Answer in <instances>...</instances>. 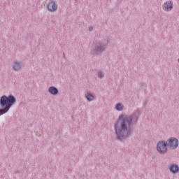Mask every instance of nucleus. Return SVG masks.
<instances>
[{
  "instance_id": "nucleus-14",
  "label": "nucleus",
  "mask_w": 179,
  "mask_h": 179,
  "mask_svg": "<svg viewBox=\"0 0 179 179\" xmlns=\"http://www.w3.org/2000/svg\"><path fill=\"white\" fill-rule=\"evenodd\" d=\"M93 30V27H90V31H92Z\"/></svg>"
},
{
  "instance_id": "nucleus-9",
  "label": "nucleus",
  "mask_w": 179,
  "mask_h": 179,
  "mask_svg": "<svg viewBox=\"0 0 179 179\" xmlns=\"http://www.w3.org/2000/svg\"><path fill=\"white\" fill-rule=\"evenodd\" d=\"M115 108L117 110V111H121L124 108V105L122 103H117L115 106Z\"/></svg>"
},
{
  "instance_id": "nucleus-5",
  "label": "nucleus",
  "mask_w": 179,
  "mask_h": 179,
  "mask_svg": "<svg viewBox=\"0 0 179 179\" xmlns=\"http://www.w3.org/2000/svg\"><path fill=\"white\" fill-rule=\"evenodd\" d=\"M58 6H57V4H55V3L54 2H50L48 3V10H50V12H55V10H57Z\"/></svg>"
},
{
  "instance_id": "nucleus-3",
  "label": "nucleus",
  "mask_w": 179,
  "mask_h": 179,
  "mask_svg": "<svg viewBox=\"0 0 179 179\" xmlns=\"http://www.w3.org/2000/svg\"><path fill=\"white\" fill-rule=\"evenodd\" d=\"M157 150L161 154L166 153L167 152V144L164 141H159L157 145Z\"/></svg>"
},
{
  "instance_id": "nucleus-13",
  "label": "nucleus",
  "mask_w": 179,
  "mask_h": 179,
  "mask_svg": "<svg viewBox=\"0 0 179 179\" xmlns=\"http://www.w3.org/2000/svg\"><path fill=\"white\" fill-rule=\"evenodd\" d=\"M96 50L97 51H103V49H101V48H97Z\"/></svg>"
},
{
  "instance_id": "nucleus-12",
  "label": "nucleus",
  "mask_w": 179,
  "mask_h": 179,
  "mask_svg": "<svg viewBox=\"0 0 179 179\" xmlns=\"http://www.w3.org/2000/svg\"><path fill=\"white\" fill-rule=\"evenodd\" d=\"M98 76H99V78H102V77H103V73L99 72V73H98Z\"/></svg>"
},
{
  "instance_id": "nucleus-8",
  "label": "nucleus",
  "mask_w": 179,
  "mask_h": 179,
  "mask_svg": "<svg viewBox=\"0 0 179 179\" xmlns=\"http://www.w3.org/2000/svg\"><path fill=\"white\" fill-rule=\"evenodd\" d=\"M49 93L50 94H58V90L55 87H50L49 88Z\"/></svg>"
},
{
  "instance_id": "nucleus-2",
  "label": "nucleus",
  "mask_w": 179,
  "mask_h": 179,
  "mask_svg": "<svg viewBox=\"0 0 179 179\" xmlns=\"http://www.w3.org/2000/svg\"><path fill=\"white\" fill-rule=\"evenodd\" d=\"M15 101H16V99H15L13 96H10L9 98H8L6 96H3L1 98L0 103L1 107L6 106V108L0 110V115L5 114V113H8L9 108H10V106H12Z\"/></svg>"
},
{
  "instance_id": "nucleus-4",
  "label": "nucleus",
  "mask_w": 179,
  "mask_h": 179,
  "mask_svg": "<svg viewBox=\"0 0 179 179\" xmlns=\"http://www.w3.org/2000/svg\"><path fill=\"white\" fill-rule=\"evenodd\" d=\"M168 146L170 149H176L178 146V140L175 138H171L168 141Z\"/></svg>"
},
{
  "instance_id": "nucleus-11",
  "label": "nucleus",
  "mask_w": 179,
  "mask_h": 179,
  "mask_svg": "<svg viewBox=\"0 0 179 179\" xmlns=\"http://www.w3.org/2000/svg\"><path fill=\"white\" fill-rule=\"evenodd\" d=\"M86 99H87V100H89L90 101H92V100H93L94 99V96H93V95H92L90 94H87Z\"/></svg>"
},
{
  "instance_id": "nucleus-10",
  "label": "nucleus",
  "mask_w": 179,
  "mask_h": 179,
  "mask_svg": "<svg viewBox=\"0 0 179 179\" xmlns=\"http://www.w3.org/2000/svg\"><path fill=\"white\" fill-rule=\"evenodd\" d=\"M13 69L14 71H19V69H20V64L15 62L13 66Z\"/></svg>"
},
{
  "instance_id": "nucleus-1",
  "label": "nucleus",
  "mask_w": 179,
  "mask_h": 179,
  "mask_svg": "<svg viewBox=\"0 0 179 179\" xmlns=\"http://www.w3.org/2000/svg\"><path fill=\"white\" fill-rule=\"evenodd\" d=\"M138 121V117L135 116L127 117L125 115H122L119 117L117 123L115 124V131L117 139L122 141L124 138H127L131 133V122H136Z\"/></svg>"
},
{
  "instance_id": "nucleus-6",
  "label": "nucleus",
  "mask_w": 179,
  "mask_h": 179,
  "mask_svg": "<svg viewBox=\"0 0 179 179\" xmlns=\"http://www.w3.org/2000/svg\"><path fill=\"white\" fill-rule=\"evenodd\" d=\"M163 9L166 12H169L173 9V3L171 1L165 3L163 6Z\"/></svg>"
},
{
  "instance_id": "nucleus-7",
  "label": "nucleus",
  "mask_w": 179,
  "mask_h": 179,
  "mask_svg": "<svg viewBox=\"0 0 179 179\" xmlns=\"http://www.w3.org/2000/svg\"><path fill=\"white\" fill-rule=\"evenodd\" d=\"M179 170L178 166L177 165H171L170 167V171H171V173H178Z\"/></svg>"
},
{
  "instance_id": "nucleus-15",
  "label": "nucleus",
  "mask_w": 179,
  "mask_h": 179,
  "mask_svg": "<svg viewBox=\"0 0 179 179\" xmlns=\"http://www.w3.org/2000/svg\"><path fill=\"white\" fill-rule=\"evenodd\" d=\"M178 62H179V59H178Z\"/></svg>"
}]
</instances>
